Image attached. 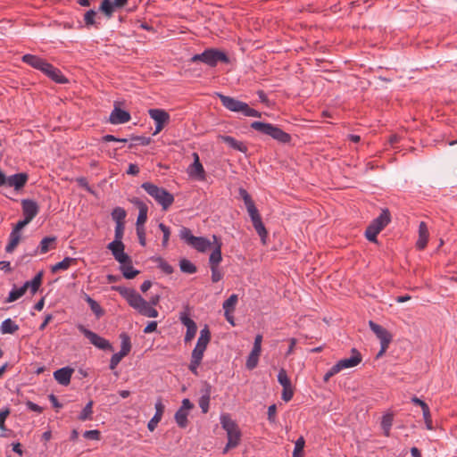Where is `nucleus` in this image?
Returning <instances> with one entry per match:
<instances>
[{
    "label": "nucleus",
    "mask_w": 457,
    "mask_h": 457,
    "mask_svg": "<svg viewBox=\"0 0 457 457\" xmlns=\"http://www.w3.org/2000/svg\"><path fill=\"white\" fill-rule=\"evenodd\" d=\"M222 105L230 112H241L246 117H261V112L251 108L246 103L239 101L234 97L217 93Z\"/></svg>",
    "instance_id": "obj_1"
},
{
    "label": "nucleus",
    "mask_w": 457,
    "mask_h": 457,
    "mask_svg": "<svg viewBox=\"0 0 457 457\" xmlns=\"http://www.w3.org/2000/svg\"><path fill=\"white\" fill-rule=\"evenodd\" d=\"M251 128L260 132L261 134L270 136L273 139L282 144H288L292 139L288 133L283 131L281 129L271 123L253 121L251 123Z\"/></svg>",
    "instance_id": "obj_2"
},
{
    "label": "nucleus",
    "mask_w": 457,
    "mask_h": 457,
    "mask_svg": "<svg viewBox=\"0 0 457 457\" xmlns=\"http://www.w3.org/2000/svg\"><path fill=\"white\" fill-rule=\"evenodd\" d=\"M141 187L162 206L163 211H167L174 202L173 195L164 187H157L150 182H145Z\"/></svg>",
    "instance_id": "obj_3"
},
{
    "label": "nucleus",
    "mask_w": 457,
    "mask_h": 457,
    "mask_svg": "<svg viewBox=\"0 0 457 457\" xmlns=\"http://www.w3.org/2000/svg\"><path fill=\"white\" fill-rule=\"evenodd\" d=\"M192 62H202L210 67H215L219 62L228 63L229 62V58L228 55L215 48H209L204 50L202 54H195L191 57L190 60Z\"/></svg>",
    "instance_id": "obj_4"
},
{
    "label": "nucleus",
    "mask_w": 457,
    "mask_h": 457,
    "mask_svg": "<svg viewBox=\"0 0 457 457\" xmlns=\"http://www.w3.org/2000/svg\"><path fill=\"white\" fill-rule=\"evenodd\" d=\"M220 424L222 428L227 432L228 443H232L235 446H237L240 444L242 436L237 424L228 414H222L220 416Z\"/></svg>",
    "instance_id": "obj_5"
},
{
    "label": "nucleus",
    "mask_w": 457,
    "mask_h": 457,
    "mask_svg": "<svg viewBox=\"0 0 457 457\" xmlns=\"http://www.w3.org/2000/svg\"><path fill=\"white\" fill-rule=\"evenodd\" d=\"M117 291L129 303V305L139 312L142 305L145 303V300L133 288L115 286L112 287Z\"/></svg>",
    "instance_id": "obj_6"
},
{
    "label": "nucleus",
    "mask_w": 457,
    "mask_h": 457,
    "mask_svg": "<svg viewBox=\"0 0 457 457\" xmlns=\"http://www.w3.org/2000/svg\"><path fill=\"white\" fill-rule=\"evenodd\" d=\"M369 326L372 332L377 336V337L380 340L381 348L377 354V357L382 356L386 351L387 350L389 344L392 341V335L382 326L377 324L376 322L370 320Z\"/></svg>",
    "instance_id": "obj_7"
},
{
    "label": "nucleus",
    "mask_w": 457,
    "mask_h": 457,
    "mask_svg": "<svg viewBox=\"0 0 457 457\" xmlns=\"http://www.w3.org/2000/svg\"><path fill=\"white\" fill-rule=\"evenodd\" d=\"M78 329L81 332L92 345L101 350L113 351V347L111 343L105 338L100 337L96 333L87 329L83 325H79Z\"/></svg>",
    "instance_id": "obj_8"
},
{
    "label": "nucleus",
    "mask_w": 457,
    "mask_h": 457,
    "mask_svg": "<svg viewBox=\"0 0 457 457\" xmlns=\"http://www.w3.org/2000/svg\"><path fill=\"white\" fill-rule=\"evenodd\" d=\"M128 3L129 0H102L99 6V12L106 18L110 19L115 12L125 7Z\"/></svg>",
    "instance_id": "obj_9"
},
{
    "label": "nucleus",
    "mask_w": 457,
    "mask_h": 457,
    "mask_svg": "<svg viewBox=\"0 0 457 457\" xmlns=\"http://www.w3.org/2000/svg\"><path fill=\"white\" fill-rule=\"evenodd\" d=\"M148 114L155 121L154 135L161 132L170 121V114L163 109H149Z\"/></svg>",
    "instance_id": "obj_10"
},
{
    "label": "nucleus",
    "mask_w": 457,
    "mask_h": 457,
    "mask_svg": "<svg viewBox=\"0 0 457 457\" xmlns=\"http://www.w3.org/2000/svg\"><path fill=\"white\" fill-rule=\"evenodd\" d=\"M107 248L119 263L131 262V257L124 252L125 245L122 242L112 241L108 244Z\"/></svg>",
    "instance_id": "obj_11"
},
{
    "label": "nucleus",
    "mask_w": 457,
    "mask_h": 457,
    "mask_svg": "<svg viewBox=\"0 0 457 457\" xmlns=\"http://www.w3.org/2000/svg\"><path fill=\"white\" fill-rule=\"evenodd\" d=\"M352 356L350 358L342 359L335 364V370L338 372L345 369L357 366L362 360L361 354L355 348L352 349Z\"/></svg>",
    "instance_id": "obj_12"
},
{
    "label": "nucleus",
    "mask_w": 457,
    "mask_h": 457,
    "mask_svg": "<svg viewBox=\"0 0 457 457\" xmlns=\"http://www.w3.org/2000/svg\"><path fill=\"white\" fill-rule=\"evenodd\" d=\"M192 155L194 158V162L192 164L189 165L187 169V173L191 178L199 180H204L205 179V171L204 166L200 162L199 155L197 153H193Z\"/></svg>",
    "instance_id": "obj_13"
},
{
    "label": "nucleus",
    "mask_w": 457,
    "mask_h": 457,
    "mask_svg": "<svg viewBox=\"0 0 457 457\" xmlns=\"http://www.w3.org/2000/svg\"><path fill=\"white\" fill-rule=\"evenodd\" d=\"M21 207L24 218L29 220H32L39 212L38 204L30 199H23L21 201Z\"/></svg>",
    "instance_id": "obj_14"
},
{
    "label": "nucleus",
    "mask_w": 457,
    "mask_h": 457,
    "mask_svg": "<svg viewBox=\"0 0 457 457\" xmlns=\"http://www.w3.org/2000/svg\"><path fill=\"white\" fill-rule=\"evenodd\" d=\"M131 116L129 112L115 106L110 114L109 121L112 124H124L129 122Z\"/></svg>",
    "instance_id": "obj_15"
},
{
    "label": "nucleus",
    "mask_w": 457,
    "mask_h": 457,
    "mask_svg": "<svg viewBox=\"0 0 457 457\" xmlns=\"http://www.w3.org/2000/svg\"><path fill=\"white\" fill-rule=\"evenodd\" d=\"M42 72L56 83L65 84L68 82V79L62 74L61 71L49 62H46Z\"/></svg>",
    "instance_id": "obj_16"
},
{
    "label": "nucleus",
    "mask_w": 457,
    "mask_h": 457,
    "mask_svg": "<svg viewBox=\"0 0 457 457\" xmlns=\"http://www.w3.org/2000/svg\"><path fill=\"white\" fill-rule=\"evenodd\" d=\"M74 370L70 367L59 369L54 372V379L62 386H68L71 383Z\"/></svg>",
    "instance_id": "obj_17"
},
{
    "label": "nucleus",
    "mask_w": 457,
    "mask_h": 457,
    "mask_svg": "<svg viewBox=\"0 0 457 457\" xmlns=\"http://www.w3.org/2000/svg\"><path fill=\"white\" fill-rule=\"evenodd\" d=\"M29 176L27 173L21 172L12 175L7 178L6 185L11 187H14L15 190H20L26 185Z\"/></svg>",
    "instance_id": "obj_18"
},
{
    "label": "nucleus",
    "mask_w": 457,
    "mask_h": 457,
    "mask_svg": "<svg viewBox=\"0 0 457 457\" xmlns=\"http://www.w3.org/2000/svg\"><path fill=\"white\" fill-rule=\"evenodd\" d=\"M212 237H213V240H214V243L216 244V245L209 257V263H210V267H218V265L222 261V256H221V245L222 244L216 236H213Z\"/></svg>",
    "instance_id": "obj_19"
},
{
    "label": "nucleus",
    "mask_w": 457,
    "mask_h": 457,
    "mask_svg": "<svg viewBox=\"0 0 457 457\" xmlns=\"http://www.w3.org/2000/svg\"><path fill=\"white\" fill-rule=\"evenodd\" d=\"M21 60L23 62L29 64V66L33 67L34 69H37L40 71H42L46 65V61L33 54H24L21 57Z\"/></svg>",
    "instance_id": "obj_20"
},
{
    "label": "nucleus",
    "mask_w": 457,
    "mask_h": 457,
    "mask_svg": "<svg viewBox=\"0 0 457 457\" xmlns=\"http://www.w3.org/2000/svg\"><path fill=\"white\" fill-rule=\"evenodd\" d=\"M219 139L235 150H237L244 154L247 152V146L243 142L237 140L233 137L220 135Z\"/></svg>",
    "instance_id": "obj_21"
},
{
    "label": "nucleus",
    "mask_w": 457,
    "mask_h": 457,
    "mask_svg": "<svg viewBox=\"0 0 457 457\" xmlns=\"http://www.w3.org/2000/svg\"><path fill=\"white\" fill-rule=\"evenodd\" d=\"M390 212L388 211V209H384L382 210L379 216L370 222V225L373 226L374 228H377L379 231H381L390 222Z\"/></svg>",
    "instance_id": "obj_22"
},
{
    "label": "nucleus",
    "mask_w": 457,
    "mask_h": 457,
    "mask_svg": "<svg viewBox=\"0 0 457 457\" xmlns=\"http://www.w3.org/2000/svg\"><path fill=\"white\" fill-rule=\"evenodd\" d=\"M42 277L43 272L40 271L37 273L32 280L26 281L21 287L23 289V292L26 293L27 290L29 288L32 295H34L40 287L42 284Z\"/></svg>",
    "instance_id": "obj_23"
},
{
    "label": "nucleus",
    "mask_w": 457,
    "mask_h": 457,
    "mask_svg": "<svg viewBox=\"0 0 457 457\" xmlns=\"http://www.w3.org/2000/svg\"><path fill=\"white\" fill-rule=\"evenodd\" d=\"M82 298L84 299L85 302L87 303V304L90 307V310L97 319H100L104 315V310L100 306V304L96 300L90 297V295H88L86 293H82Z\"/></svg>",
    "instance_id": "obj_24"
},
{
    "label": "nucleus",
    "mask_w": 457,
    "mask_h": 457,
    "mask_svg": "<svg viewBox=\"0 0 457 457\" xmlns=\"http://www.w3.org/2000/svg\"><path fill=\"white\" fill-rule=\"evenodd\" d=\"M428 229L427 224L421 221L419 226V239L416 243V246L419 249H424L428 241Z\"/></svg>",
    "instance_id": "obj_25"
},
{
    "label": "nucleus",
    "mask_w": 457,
    "mask_h": 457,
    "mask_svg": "<svg viewBox=\"0 0 457 457\" xmlns=\"http://www.w3.org/2000/svg\"><path fill=\"white\" fill-rule=\"evenodd\" d=\"M77 259L71 257H65L62 262H57L51 268L53 273H56L58 270H66L71 265L77 264Z\"/></svg>",
    "instance_id": "obj_26"
},
{
    "label": "nucleus",
    "mask_w": 457,
    "mask_h": 457,
    "mask_svg": "<svg viewBox=\"0 0 457 457\" xmlns=\"http://www.w3.org/2000/svg\"><path fill=\"white\" fill-rule=\"evenodd\" d=\"M120 270L125 278L132 279L137 275L139 274V270H135L133 268L132 262H123V263H120Z\"/></svg>",
    "instance_id": "obj_27"
},
{
    "label": "nucleus",
    "mask_w": 457,
    "mask_h": 457,
    "mask_svg": "<svg viewBox=\"0 0 457 457\" xmlns=\"http://www.w3.org/2000/svg\"><path fill=\"white\" fill-rule=\"evenodd\" d=\"M198 252H205L211 246V242L203 237H195L190 245Z\"/></svg>",
    "instance_id": "obj_28"
},
{
    "label": "nucleus",
    "mask_w": 457,
    "mask_h": 457,
    "mask_svg": "<svg viewBox=\"0 0 457 457\" xmlns=\"http://www.w3.org/2000/svg\"><path fill=\"white\" fill-rule=\"evenodd\" d=\"M21 238V234L17 233L16 231H12L10 233L9 236V243L5 246L6 253H12L17 245H19Z\"/></svg>",
    "instance_id": "obj_29"
},
{
    "label": "nucleus",
    "mask_w": 457,
    "mask_h": 457,
    "mask_svg": "<svg viewBox=\"0 0 457 457\" xmlns=\"http://www.w3.org/2000/svg\"><path fill=\"white\" fill-rule=\"evenodd\" d=\"M19 326L11 319L4 320L0 327L2 334H13L18 331Z\"/></svg>",
    "instance_id": "obj_30"
},
{
    "label": "nucleus",
    "mask_w": 457,
    "mask_h": 457,
    "mask_svg": "<svg viewBox=\"0 0 457 457\" xmlns=\"http://www.w3.org/2000/svg\"><path fill=\"white\" fill-rule=\"evenodd\" d=\"M120 338L121 340V345L119 353L127 356L131 350L130 337L127 333H121Z\"/></svg>",
    "instance_id": "obj_31"
},
{
    "label": "nucleus",
    "mask_w": 457,
    "mask_h": 457,
    "mask_svg": "<svg viewBox=\"0 0 457 457\" xmlns=\"http://www.w3.org/2000/svg\"><path fill=\"white\" fill-rule=\"evenodd\" d=\"M210 341H211V332H210L208 327L205 326L200 331V337L197 339L196 345L206 348L208 344L210 343Z\"/></svg>",
    "instance_id": "obj_32"
},
{
    "label": "nucleus",
    "mask_w": 457,
    "mask_h": 457,
    "mask_svg": "<svg viewBox=\"0 0 457 457\" xmlns=\"http://www.w3.org/2000/svg\"><path fill=\"white\" fill-rule=\"evenodd\" d=\"M187 416H188V412L184 410L179 409L176 411L174 419L179 428H185L187 426V424H188Z\"/></svg>",
    "instance_id": "obj_33"
},
{
    "label": "nucleus",
    "mask_w": 457,
    "mask_h": 457,
    "mask_svg": "<svg viewBox=\"0 0 457 457\" xmlns=\"http://www.w3.org/2000/svg\"><path fill=\"white\" fill-rule=\"evenodd\" d=\"M138 313L148 318H156L159 315L158 311L154 309L153 305H151L147 301L145 304L142 305V308H140Z\"/></svg>",
    "instance_id": "obj_34"
},
{
    "label": "nucleus",
    "mask_w": 457,
    "mask_h": 457,
    "mask_svg": "<svg viewBox=\"0 0 457 457\" xmlns=\"http://www.w3.org/2000/svg\"><path fill=\"white\" fill-rule=\"evenodd\" d=\"M260 353L261 351L252 349L245 363V366L248 370H253L257 366Z\"/></svg>",
    "instance_id": "obj_35"
},
{
    "label": "nucleus",
    "mask_w": 457,
    "mask_h": 457,
    "mask_svg": "<svg viewBox=\"0 0 457 457\" xmlns=\"http://www.w3.org/2000/svg\"><path fill=\"white\" fill-rule=\"evenodd\" d=\"M56 241V237H44L39 245V251L41 253H47L50 248H54L53 245Z\"/></svg>",
    "instance_id": "obj_36"
},
{
    "label": "nucleus",
    "mask_w": 457,
    "mask_h": 457,
    "mask_svg": "<svg viewBox=\"0 0 457 457\" xmlns=\"http://www.w3.org/2000/svg\"><path fill=\"white\" fill-rule=\"evenodd\" d=\"M252 223L257 234L261 237L262 242L265 243V238L267 237L268 232L263 222L262 221V218L252 221Z\"/></svg>",
    "instance_id": "obj_37"
},
{
    "label": "nucleus",
    "mask_w": 457,
    "mask_h": 457,
    "mask_svg": "<svg viewBox=\"0 0 457 457\" xmlns=\"http://www.w3.org/2000/svg\"><path fill=\"white\" fill-rule=\"evenodd\" d=\"M392 424H393V415L390 413L384 415L382 418V421H381V427L384 431V435L386 436H389Z\"/></svg>",
    "instance_id": "obj_38"
},
{
    "label": "nucleus",
    "mask_w": 457,
    "mask_h": 457,
    "mask_svg": "<svg viewBox=\"0 0 457 457\" xmlns=\"http://www.w3.org/2000/svg\"><path fill=\"white\" fill-rule=\"evenodd\" d=\"M179 267L182 272L187 274H194L197 270L196 266L187 259L180 260Z\"/></svg>",
    "instance_id": "obj_39"
},
{
    "label": "nucleus",
    "mask_w": 457,
    "mask_h": 457,
    "mask_svg": "<svg viewBox=\"0 0 457 457\" xmlns=\"http://www.w3.org/2000/svg\"><path fill=\"white\" fill-rule=\"evenodd\" d=\"M126 215V211L121 207H116L112 212V218L116 222V224L124 223Z\"/></svg>",
    "instance_id": "obj_40"
},
{
    "label": "nucleus",
    "mask_w": 457,
    "mask_h": 457,
    "mask_svg": "<svg viewBox=\"0 0 457 457\" xmlns=\"http://www.w3.org/2000/svg\"><path fill=\"white\" fill-rule=\"evenodd\" d=\"M93 401H89L86 406L83 408L82 411L80 412L79 416V420L85 421L92 420V414H93Z\"/></svg>",
    "instance_id": "obj_41"
},
{
    "label": "nucleus",
    "mask_w": 457,
    "mask_h": 457,
    "mask_svg": "<svg viewBox=\"0 0 457 457\" xmlns=\"http://www.w3.org/2000/svg\"><path fill=\"white\" fill-rule=\"evenodd\" d=\"M238 297L236 294L231 295L222 304L224 312H234L236 304L237 303Z\"/></svg>",
    "instance_id": "obj_42"
},
{
    "label": "nucleus",
    "mask_w": 457,
    "mask_h": 457,
    "mask_svg": "<svg viewBox=\"0 0 457 457\" xmlns=\"http://www.w3.org/2000/svg\"><path fill=\"white\" fill-rule=\"evenodd\" d=\"M305 440L303 436H300L295 443L293 457H303Z\"/></svg>",
    "instance_id": "obj_43"
},
{
    "label": "nucleus",
    "mask_w": 457,
    "mask_h": 457,
    "mask_svg": "<svg viewBox=\"0 0 457 457\" xmlns=\"http://www.w3.org/2000/svg\"><path fill=\"white\" fill-rule=\"evenodd\" d=\"M130 139L131 141H133V143H131L129 145V148H132L136 145H148L152 141L151 137H146L143 136H134Z\"/></svg>",
    "instance_id": "obj_44"
},
{
    "label": "nucleus",
    "mask_w": 457,
    "mask_h": 457,
    "mask_svg": "<svg viewBox=\"0 0 457 457\" xmlns=\"http://www.w3.org/2000/svg\"><path fill=\"white\" fill-rule=\"evenodd\" d=\"M379 232L380 231L377 228H374L370 224L365 230V237L369 241L377 243V236Z\"/></svg>",
    "instance_id": "obj_45"
},
{
    "label": "nucleus",
    "mask_w": 457,
    "mask_h": 457,
    "mask_svg": "<svg viewBox=\"0 0 457 457\" xmlns=\"http://www.w3.org/2000/svg\"><path fill=\"white\" fill-rule=\"evenodd\" d=\"M179 237L190 245L195 237L192 235L189 228L183 227L179 231Z\"/></svg>",
    "instance_id": "obj_46"
},
{
    "label": "nucleus",
    "mask_w": 457,
    "mask_h": 457,
    "mask_svg": "<svg viewBox=\"0 0 457 457\" xmlns=\"http://www.w3.org/2000/svg\"><path fill=\"white\" fill-rule=\"evenodd\" d=\"M278 381L282 386V387H286V386L288 387V386H292L290 378H288L287 371L284 369H281L278 371Z\"/></svg>",
    "instance_id": "obj_47"
},
{
    "label": "nucleus",
    "mask_w": 457,
    "mask_h": 457,
    "mask_svg": "<svg viewBox=\"0 0 457 457\" xmlns=\"http://www.w3.org/2000/svg\"><path fill=\"white\" fill-rule=\"evenodd\" d=\"M25 293L21 287L13 288L10 293L8 297L5 300V303H12L21 297Z\"/></svg>",
    "instance_id": "obj_48"
},
{
    "label": "nucleus",
    "mask_w": 457,
    "mask_h": 457,
    "mask_svg": "<svg viewBox=\"0 0 457 457\" xmlns=\"http://www.w3.org/2000/svg\"><path fill=\"white\" fill-rule=\"evenodd\" d=\"M96 15V12L95 10H88L84 14V21L87 27L89 26H95L96 24L95 21V17Z\"/></svg>",
    "instance_id": "obj_49"
},
{
    "label": "nucleus",
    "mask_w": 457,
    "mask_h": 457,
    "mask_svg": "<svg viewBox=\"0 0 457 457\" xmlns=\"http://www.w3.org/2000/svg\"><path fill=\"white\" fill-rule=\"evenodd\" d=\"M179 320L181 323L187 327V328L197 327L195 322L188 316V313L186 312L180 313Z\"/></svg>",
    "instance_id": "obj_50"
},
{
    "label": "nucleus",
    "mask_w": 457,
    "mask_h": 457,
    "mask_svg": "<svg viewBox=\"0 0 457 457\" xmlns=\"http://www.w3.org/2000/svg\"><path fill=\"white\" fill-rule=\"evenodd\" d=\"M147 212H148V210H145L144 208H143V210L138 212V216H137V223H136V228H144V224L145 223V221L147 220Z\"/></svg>",
    "instance_id": "obj_51"
},
{
    "label": "nucleus",
    "mask_w": 457,
    "mask_h": 457,
    "mask_svg": "<svg viewBox=\"0 0 457 457\" xmlns=\"http://www.w3.org/2000/svg\"><path fill=\"white\" fill-rule=\"evenodd\" d=\"M245 207L247 209V212L249 213V216H250L252 221L261 219V215H260L254 203L246 205Z\"/></svg>",
    "instance_id": "obj_52"
},
{
    "label": "nucleus",
    "mask_w": 457,
    "mask_h": 457,
    "mask_svg": "<svg viewBox=\"0 0 457 457\" xmlns=\"http://www.w3.org/2000/svg\"><path fill=\"white\" fill-rule=\"evenodd\" d=\"M205 350L206 348L196 345L192 352L191 358L202 362Z\"/></svg>",
    "instance_id": "obj_53"
},
{
    "label": "nucleus",
    "mask_w": 457,
    "mask_h": 457,
    "mask_svg": "<svg viewBox=\"0 0 457 457\" xmlns=\"http://www.w3.org/2000/svg\"><path fill=\"white\" fill-rule=\"evenodd\" d=\"M159 228L162 230V232L163 233V238H162V246L166 247L167 245H168V241H169V238H170V228L167 227L165 224L163 223H160L159 224Z\"/></svg>",
    "instance_id": "obj_54"
},
{
    "label": "nucleus",
    "mask_w": 457,
    "mask_h": 457,
    "mask_svg": "<svg viewBox=\"0 0 457 457\" xmlns=\"http://www.w3.org/2000/svg\"><path fill=\"white\" fill-rule=\"evenodd\" d=\"M124 223H119L115 226V235L113 241L122 242V237L124 235Z\"/></svg>",
    "instance_id": "obj_55"
},
{
    "label": "nucleus",
    "mask_w": 457,
    "mask_h": 457,
    "mask_svg": "<svg viewBox=\"0 0 457 457\" xmlns=\"http://www.w3.org/2000/svg\"><path fill=\"white\" fill-rule=\"evenodd\" d=\"M83 436L89 440H100L101 433L97 429L87 430L84 432Z\"/></svg>",
    "instance_id": "obj_56"
},
{
    "label": "nucleus",
    "mask_w": 457,
    "mask_h": 457,
    "mask_svg": "<svg viewBox=\"0 0 457 457\" xmlns=\"http://www.w3.org/2000/svg\"><path fill=\"white\" fill-rule=\"evenodd\" d=\"M125 357V355L120 353H114L112 358H111V361H110V369L111 370H114L118 364L120 362V361L122 360V358Z\"/></svg>",
    "instance_id": "obj_57"
},
{
    "label": "nucleus",
    "mask_w": 457,
    "mask_h": 457,
    "mask_svg": "<svg viewBox=\"0 0 457 457\" xmlns=\"http://www.w3.org/2000/svg\"><path fill=\"white\" fill-rule=\"evenodd\" d=\"M293 395H294V391H293L292 386H290L288 387L287 386L283 387L281 398L285 402H289L293 398Z\"/></svg>",
    "instance_id": "obj_58"
},
{
    "label": "nucleus",
    "mask_w": 457,
    "mask_h": 457,
    "mask_svg": "<svg viewBox=\"0 0 457 457\" xmlns=\"http://www.w3.org/2000/svg\"><path fill=\"white\" fill-rule=\"evenodd\" d=\"M27 218H24L21 220H19L16 225L13 227L12 231H16L19 234H21V230L30 222Z\"/></svg>",
    "instance_id": "obj_59"
},
{
    "label": "nucleus",
    "mask_w": 457,
    "mask_h": 457,
    "mask_svg": "<svg viewBox=\"0 0 457 457\" xmlns=\"http://www.w3.org/2000/svg\"><path fill=\"white\" fill-rule=\"evenodd\" d=\"M160 260L159 268L166 274H171L173 272V268L167 262L163 261L162 258Z\"/></svg>",
    "instance_id": "obj_60"
},
{
    "label": "nucleus",
    "mask_w": 457,
    "mask_h": 457,
    "mask_svg": "<svg viewBox=\"0 0 457 457\" xmlns=\"http://www.w3.org/2000/svg\"><path fill=\"white\" fill-rule=\"evenodd\" d=\"M210 399L206 397H200L199 399V406L203 411V413H207L209 411Z\"/></svg>",
    "instance_id": "obj_61"
},
{
    "label": "nucleus",
    "mask_w": 457,
    "mask_h": 457,
    "mask_svg": "<svg viewBox=\"0 0 457 457\" xmlns=\"http://www.w3.org/2000/svg\"><path fill=\"white\" fill-rule=\"evenodd\" d=\"M196 331H197V327L187 328V332H186V335L184 337V341L186 344L192 341V339L195 337V336L196 334Z\"/></svg>",
    "instance_id": "obj_62"
},
{
    "label": "nucleus",
    "mask_w": 457,
    "mask_h": 457,
    "mask_svg": "<svg viewBox=\"0 0 457 457\" xmlns=\"http://www.w3.org/2000/svg\"><path fill=\"white\" fill-rule=\"evenodd\" d=\"M276 413H277V406L276 404H271L268 408V420L270 422L273 423L276 420Z\"/></svg>",
    "instance_id": "obj_63"
},
{
    "label": "nucleus",
    "mask_w": 457,
    "mask_h": 457,
    "mask_svg": "<svg viewBox=\"0 0 457 457\" xmlns=\"http://www.w3.org/2000/svg\"><path fill=\"white\" fill-rule=\"evenodd\" d=\"M212 270V281L216 283L222 278V273L218 270V267H210Z\"/></svg>",
    "instance_id": "obj_64"
}]
</instances>
